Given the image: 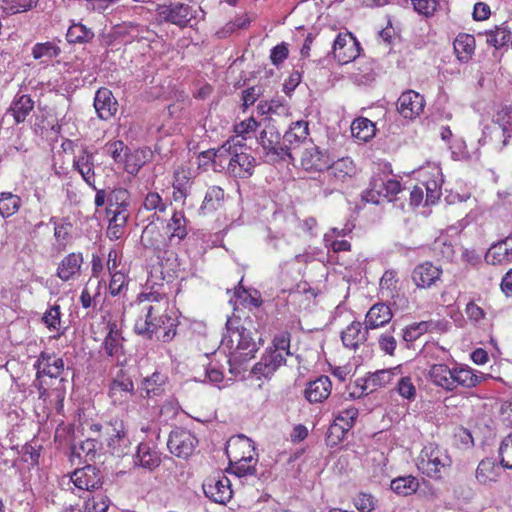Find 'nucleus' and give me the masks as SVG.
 I'll return each instance as SVG.
<instances>
[{"mask_svg":"<svg viewBox=\"0 0 512 512\" xmlns=\"http://www.w3.org/2000/svg\"><path fill=\"white\" fill-rule=\"evenodd\" d=\"M142 314L135 322L134 330L138 335L168 342L176 335L175 320L168 315L169 299L159 291L142 292L139 297Z\"/></svg>","mask_w":512,"mask_h":512,"instance_id":"f257e3e1","label":"nucleus"},{"mask_svg":"<svg viewBox=\"0 0 512 512\" xmlns=\"http://www.w3.org/2000/svg\"><path fill=\"white\" fill-rule=\"evenodd\" d=\"M227 321V334L223 336L220 349L227 354L230 367H240L251 360L258 350L257 333L244 327L232 330Z\"/></svg>","mask_w":512,"mask_h":512,"instance_id":"f03ea898","label":"nucleus"},{"mask_svg":"<svg viewBox=\"0 0 512 512\" xmlns=\"http://www.w3.org/2000/svg\"><path fill=\"white\" fill-rule=\"evenodd\" d=\"M451 464L447 451L434 443L424 446L417 458L419 471L433 479L441 478Z\"/></svg>","mask_w":512,"mask_h":512,"instance_id":"7ed1b4c3","label":"nucleus"},{"mask_svg":"<svg viewBox=\"0 0 512 512\" xmlns=\"http://www.w3.org/2000/svg\"><path fill=\"white\" fill-rule=\"evenodd\" d=\"M103 484L101 471L92 465H86L76 469L69 475H65L60 480L63 489L74 492H92L99 489Z\"/></svg>","mask_w":512,"mask_h":512,"instance_id":"20e7f679","label":"nucleus"},{"mask_svg":"<svg viewBox=\"0 0 512 512\" xmlns=\"http://www.w3.org/2000/svg\"><path fill=\"white\" fill-rule=\"evenodd\" d=\"M257 142L262 147L267 162L293 159L290 147L284 143L283 136L272 125L261 130Z\"/></svg>","mask_w":512,"mask_h":512,"instance_id":"39448f33","label":"nucleus"},{"mask_svg":"<svg viewBox=\"0 0 512 512\" xmlns=\"http://www.w3.org/2000/svg\"><path fill=\"white\" fill-rule=\"evenodd\" d=\"M194 18L195 11L188 4L175 2L158 5L156 8V19L160 23L165 22L184 28Z\"/></svg>","mask_w":512,"mask_h":512,"instance_id":"423d86ee","label":"nucleus"},{"mask_svg":"<svg viewBox=\"0 0 512 512\" xmlns=\"http://www.w3.org/2000/svg\"><path fill=\"white\" fill-rule=\"evenodd\" d=\"M108 396L114 406L127 408L135 396V388L132 379L124 373H119L109 384Z\"/></svg>","mask_w":512,"mask_h":512,"instance_id":"0eeeda50","label":"nucleus"},{"mask_svg":"<svg viewBox=\"0 0 512 512\" xmlns=\"http://www.w3.org/2000/svg\"><path fill=\"white\" fill-rule=\"evenodd\" d=\"M198 444V439L189 430L176 428L171 431L167 446L169 451L177 457L188 458Z\"/></svg>","mask_w":512,"mask_h":512,"instance_id":"6e6552de","label":"nucleus"},{"mask_svg":"<svg viewBox=\"0 0 512 512\" xmlns=\"http://www.w3.org/2000/svg\"><path fill=\"white\" fill-rule=\"evenodd\" d=\"M202 488L205 496L215 503L226 504L232 498L231 481L224 475L207 478Z\"/></svg>","mask_w":512,"mask_h":512,"instance_id":"1a4fd4ad","label":"nucleus"},{"mask_svg":"<svg viewBox=\"0 0 512 512\" xmlns=\"http://www.w3.org/2000/svg\"><path fill=\"white\" fill-rule=\"evenodd\" d=\"M332 52L341 64L355 60L360 54V44L351 33H339L334 40Z\"/></svg>","mask_w":512,"mask_h":512,"instance_id":"9d476101","label":"nucleus"},{"mask_svg":"<svg viewBox=\"0 0 512 512\" xmlns=\"http://www.w3.org/2000/svg\"><path fill=\"white\" fill-rule=\"evenodd\" d=\"M424 96L414 90L403 92L397 101V111L405 119H415L424 110Z\"/></svg>","mask_w":512,"mask_h":512,"instance_id":"9b49d317","label":"nucleus"},{"mask_svg":"<svg viewBox=\"0 0 512 512\" xmlns=\"http://www.w3.org/2000/svg\"><path fill=\"white\" fill-rule=\"evenodd\" d=\"M241 150H236L229 158L228 172L235 178L248 179L250 178L256 166V159L250 154Z\"/></svg>","mask_w":512,"mask_h":512,"instance_id":"f8f14e48","label":"nucleus"},{"mask_svg":"<svg viewBox=\"0 0 512 512\" xmlns=\"http://www.w3.org/2000/svg\"><path fill=\"white\" fill-rule=\"evenodd\" d=\"M226 454L229 461L257 459L253 441L244 435L233 437L227 442Z\"/></svg>","mask_w":512,"mask_h":512,"instance_id":"ddd939ff","label":"nucleus"},{"mask_svg":"<svg viewBox=\"0 0 512 512\" xmlns=\"http://www.w3.org/2000/svg\"><path fill=\"white\" fill-rule=\"evenodd\" d=\"M442 275L441 267L426 261L417 265L412 272L414 284L421 289H427L435 286L440 281Z\"/></svg>","mask_w":512,"mask_h":512,"instance_id":"4468645a","label":"nucleus"},{"mask_svg":"<svg viewBox=\"0 0 512 512\" xmlns=\"http://www.w3.org/2000/svg\"><path fill=\"white\" fill-rule=\"evenodd\" d=\"M93 106L98 118L105 121L114 117L118 110V102L113 93L104 87L96 91Z\"/></svg>","mask_w":512,"mask_h":512,"instance_id":"2eb2a0df","label":"nucleus"},{"mask_svg":"<svg viewBox=\"0 0 512 512\" xmlns=\"http://www.w3.org/2000/svg\"><path fill=\"white\" fill-rule=\"evenodd\" d=\"M326 177L333 185H338L346 182L356 174V166L353 160L349 157H343L333 162L328 163V167L325 168Z\"/></svg>","mask_w":512,"mask_h":512,"instance_id":"dca6fc26","label":"nucleus"},{"mask_svg":"<svg viewBox=\"0 0 512 512\" xmlns=\"http://www.w3.org/2000/svg\"><path fill=\"white\" fill-rule=\"evenodd\" d=\"M485 261L491 265H507L512 262V236L492 244L485 254Z\"/></svg>","mask_w":512,"mask_h":512,"instance_id":"f3484780","label":"nucleus"},{"mask_svg":"<svg viewBox=\"0 0 512 512\" xmlns=\"http://www.w3.org/2000/svg\"><path fill=\"white\" fill-rule=\"evenodd\" d=\"M73 167L89 186L97 190L95 187L94 157L87 147H82L79 154L75 156Z\"/></svg>","mask_w":512,"mask_h":512,"instance_id":"a211bd4d","label":"nucleus"},{"mask_svg":"<svg viewBox=\"0 0 512 512\" xmlns=\"http://www.w3.org/2000/svg\"><path fill=\"white\" fill-rule=\"evenodd\" d=\"M34 367L37 369V377L49 376L57 378L64 371V361L56 355L43 352L38 357Z\"/></svg>","mask_w":512,"mask_h":512,"instance_id":"6ab92c4d","label":"nucleus"},{"mask_svg":"<svg viewBox=\"0 0 512 512\" xmlns=\"http://www.w3.org/2000/svg\"><path fill=\"white\" fill-rule=\"evenodd\" d=\"M329 162V156L315 145L305 148L301 155V165L306 171H323Z\"/></svg>","mask_w":512,"mask_h":512,"instance_id":"aec40b11","label":"nucleus"},{"mask_svg":"<svg viewBox=\"0 0 512 512\" xmlns=\"http://www.w3.org/2000/svg\"><path fill=\"white\" fill-rule=\"evenodd\" d=\"M284 362L283 354H280L278 351L269 350L254 365L252 372L259 377L270 378Z\"/></svg>","mask_w":512,"mask_h":512,"instance_id":"412c9836","label":"nucleus"},{"mask_svg":"<svg viewBox=\"0 0 512 512\" xmlns=\"http://www.w3.org/2000/svg\"><path fill=\"white\" fill-rule=\"evenodd\" d=\"M332 382L328 376H320L310 381L305 389V397L310 403H321L331 394Z\"/></svg>","mask_w":512,"mask_h":512,"instance_id":"4be33fe9","label":"nucleus"},{"mask_svg":"<svg viewBox=\"0 0 512 512\" xmlns=\"http://www.w3.org/2000/svg\"><path fill=\"white\" fill-rule=\"evenodd\" d=\"M482 378V374L475 373L469 366L455 365L453 367L451 392L458 387L473 388L481 382Z\"/></svg>","mask_w":512,"mask_h":512,"instance_id":"5701e85b","label":"nucleus"},{"mask_svg":"<svg viewBox=\"0 0 512 512\" xmlns=\"http://www.w3.org/2000/svg\"><path fill=\"white\" fill-rule=\"evenodd\" d=\"M393 317L391 308L385 303L379 302L374 304L366 313L365 326L366 329H377L388 324Z\"/></svg>","mask_w":512,"mask_h":512,"instance_id":"b1692460","label":"nucleus"},{"mask_svg":"<svg viewBox=\"0 0 512 512\" xmlns=\"http://www.w3.org/2000/svg\"><path fill=\"white\" fill-rule=\"evenodd\" d=\"M368 329L363 328L362 323L354 321L341 333V340L346 348L356 350L367 340Z\"/></svg>","mask_w":512,"mask_h":512,"instance_id":"393cba45","label":"nucleus"},{"mask_svg":"<svg viewBox=\"0 0 512 512\" xmlns=\"http://www.w3.org/2000/svg\"><path fill=\"white\" fill-rule=\"evenodd\" d=\"M83 256L81 253H70L59 263L57 276L63 281L75 279L80 275Z\"/></svg>","mask_w":512,"mask_h":512,"instance_id":"a878e982","label":"nucleus"},{"mask_svg":"<svg viewBox=\"0 0 512 512\" xmlns=\"http://www.w3.org/2000/svg\"><path fill=\"white\" fill-rule=\"evenodd\" d=\"M107 328L108 333L103 343L104 351L110 357L119 359L123 354L124 338L122 337L121 331L116 322H109Z\"/></svg>","mask_w":512,"mask_h":512,"instance_id":"bb28decb","label":"nucleus"},{"mask_svg":"<svg viewBox=\"0 0 512 512\" xmlns=\"http://www.w3.org/2000/svg\"><path fill=\"white\" fill-rule=\"evenodd\" d=\"M135 465L153 471L161 463L160 453L148 443H140L134 459Z\"/></svg>","mask_w":512,"mask_h":512,"instance_id":"cd10ccee","label":"nucleus"},{"mask_svg":"<svg viewBox=\"0 0 512 512\" xmlns=\"http://www.w3.org/2000/svg\"><path fill=\"white\" fill-rule=\"evenodd\" d=\"M453 367L450 368L446 364H433L428 370L429 380L437 387L445 391L451 392L453 383Z\"/></svg>","mask_w":512,"mask_h":512,"instance_id":"c85d7f7f","label":"nucleus"},{"mask_svg":"<svg viewBox=\"0 0 512 512\" xmlns=\"http://www.w3.org/2000/svg\"><path fill=\"white\" fill-rule=\"evenodd\" d=\"M34 109V101L29 95H16L12 101L7 113L11 114L16 124H20L26 120L28 115Z\"/></svg>","mask_w":512,"mask_h":512,"instance_id":"c756f323","label":"nucleus"},{"mask_svg":"<svg viewBox=\"0 0 512 512\" xmlns=\"http://www.w3.org/2000/svg\"><path fill=\"white\" fill-rule=\"evenodd\" d=\"M453 47L457 59L462 63H467L475 52V38L471 34L460 33L455 38Z\"/></svg>","mask_w":512,"mask_h":512,"instance_id":"7c9ffc66","label":"nucleus"},{"mask_svg":"<svg viewBox=\"0 0 512 512\" xmlns=\"http://www.w3.org/2000/svg\"><path fill=\"white\" fill-rule=\"evenodd\" d=\"M362 198L366 202L373 204H380L387 200L385 176H373L368 189L363 192Z\"/></svg>","mask_w":512,"mask_h":512,"instance_id":"2f4dec72","label":"nucleus"},{"mask_svg":"<svg viewBox=\"0 0 512 512\" xmlns=\"http://www.w3.org/2000/svg\"><path fill=\"white\" fill-rule=\"evenodd\" d=\"M399 373V367L382 369L371 373L365 379V389H370L372 392L379 388L385 387L387 384L391 383L393 378Z\"/></svg>","mask_w":512,"mask_h":512,"instance_id":"473e14b6","label":"nucleus"},{"mask_svg":"<svg viewBox=\"0 0 512 512\" xmlns=\"http://www.w3.org/2000/svg\"><path fill=\"white\" fill-rule=\"evenodd\" d=\"M245 145L242 144V140L238 138H229L221 147H219L213 153V163L220 167H224V164L228 167L229 158L236 150H241Z\"/></svg>","mask_w":512,"mask_h":512,"instance_id":"72a5a7b5","label":"nucleus"},{"mask_svg":"<svg viewBox=\"0 0 512 512\" xmlns=\"http://www.w3.org/2000/svg\"><path fill=\"white\" fill-rule=\"evenodd\" d=\"M141 243L145 248L154 251H162L165 246V238L154 224H148L142 231Z\"/></svg>","mask_w":512,"mask_h":512,"instance_id":"f704fd0d","label":"nucleus"},{"mask_svg":"<svg viewBox=\"0 0 512 512\" xmlns=\"http://www.w3.org/2000/svg\"><path fill=\"white\" fill-rule=\"evenodd\" d=\"M308 135V122L304 120H298L289 126V129L283 135V140L284 143H286V145L291 148L293 145H299L305 141Z\"/></svg>","mask_w":512,"mask_h":512,"instance_id":"c9c22d12","label":"nucleus"},{"mask_svg":"<svg viewBox=\"0 0 512 512\" xmlns=\"http://www.w3.org/2000/svg\"><path fill=\"white\" fill-rule=\"evenodd\" d=\"M475 477L482 485L495 482L499 477V469L492 459L482 460L476 469Z\"/></svg>","mask_w":512,"mask_h":512,"instance_id":"e433bc0d","label":"nucleus"},{"mask_svg":"<svg viewBox=\"0 0 512 512\" xmlns=\"http://www.w3.org/2000/svg\"><path fill=\"white\" fill-rule=\"evenodd\" d=\"M166 380L167 377L164 374L154 372L151 376L144 378L141 389L148 398L158 396L164 392Z\"/></svg>","mask_w":512,"mask_h":512,"instance_id":"4c0bfd02","label":"nucleus"},{"mask_svg":"<svg viewBox=\"0 0 512 512\" xmlns=\"http://www.w3.org/2000/svg\"><path fill=\"white\" fill-rule=\"evenodd\" d=\"M351 134L354 138L367 142L375 135V125L367 118H357L351 124Z\"/></svg>","mask_w":512,"mask_h":512,"instance_id":"58836bf2","label":"nucleus"},{"mask_svg":"<svg viewBox=\"0 0 512 512\" xmlns=\"http://www.w3.org/2000/svg\"><path fill=\"white\" fill-rule=\"evenodd\" d=\"M484 35L486 36L487 44L498 49L511 40L512 32L509 27L503 23L500 26H496L494 29L486 31Z\"/></svg>","mask_w":512,"mask_h":512,"instance_id":"ea45409f","label":"nucleus"},{"mask_svg":"<svg viewBox=\"0 0 512 512\" xmlns=\"http://www.w3.org/2000/svg\"><path fill=\"white\" fill-rule=\"evenodd\" d=\"M167 232L169 233L170 240L176 238L178 241H181L186 237V218L183 212L176 211L173 213L170 221L167 224Z\"/></svg>","mask_w":512,"mask_h":512,"instance_id":"a19ab883","label":"nucleus"},{"mask_svg":"<svg viewBox=\"0 0 512 512\" xmlns=\"http://www.w3.org/2000/svg\"><path fill=\"white\" fill-rule=\"evenodd\" d=\"M391 489L398 495L408 496L415 493L419 488V481L414 476L398 477L391 481Z\"/></svg>","mask_w":512,"mask_h":512,"instance_id":"79ce46f5","label":"nucleus"},{"mask_svg":"<svg viewBox=\"0 0 512 512\" xmlns=\"http://www.w3.org/2000/svg\"><path fill=\"white\" fill-rule=\"evenodd\" d=\"M437 325L438 324L432 320L413 323L404 329L403 340L406 342H413L417 340L420 336H422L424 333L436 329Z\"/></svg>","mask_w":512,"mask_h":512,"instance_id":"37998d69","label":"nucleus"},{"mask_svg":"<svg viewBox=\"0 0 512 512\" xmlns=\"http://www.w3.org/2000/svg\"><path fill=\"white\" fill-rule=\"evenodd\" d=\"M494 122L502 129L504 140L503 145H507V138L512 135V106L502 107L494 116Z\"/></svg>","mask_w":512,"mask_h":512,"instance_id":"c03bdc74","label":"nucleus"},{"mask_svg":"<svg viewBox=\"0 0 512 512\" xmlns=\"http://www.w3.org/2000/svg\"><path fill=\"white\" fill-rule=\"evenodd\" d=\"M94 37L93 31L81 23L72 24L66 34L69 43H85Z\"/></svg>","mask_w":512,"mask_h":512,"instance_id":"a18cd8bd","label":"nucleus"},{"mask_svg":"<svg viewBox=\"0 0 512 512\" xmlns=\"http://www.w3.org/2000/svg\"><path fill=\"white\" fill-rule=\"evenodd\" d=\"M224 199V190L219 186H211L208 188L201 209L204 212H211L220 207Z\"/></svg>","mask_w":512,"mask_h":512,"instance_id":"49530a36","label":"nucleus"},{"mask_svg":"<svg viewBox=\"0 0 512 512\" xmlns=\"http://www.w3.org/2000/svg\"><path fill=\"white\" fill-rule=\"evenodd\" d=\"M21 204V199L11 192L0 193V214L3 217H9L15 214Z\"/></svg>","mask_w":512,"mask_h":512,"instance_id":"de8ad7c7","label":"nucleus"},{"mask_svg":"<svg viewBox=\"0 0 512 512\" xmlns=\"http://www.w3.org/2000/svg\"><path fill=\"white\" fill-rule=\"evenodd\" d=\"M42 321L50 331H57L54 338L58 339L64 332H59L61 328V312L59 305L51 306L42 317Z\"/></svg>","mask_w":512,"mask_h":512,"instance_id":"09e8293b","label":"nucleus"},{"mask_svg":"<svg viewBox=\"0 0 512 512\" xmlns=\"http://www.w3.org/2000/svg\"><path fill=\"white\" fill-rule=\"evenodd\" d=\"M258 459L248 461L246 459L239 461H229V469L235 476L241 478L245 476H253L256 473V464Z\"/></svg>","mask_w":512,"mask_h":512,"instance_id":"8fccbe9b","label":"nucleus"},{"mask_svg":"<svg viewBox=\"0 0 512 512\" xmlns=\"http://www.w3.org/2000/svg\"><path fill=\"white\" fill-rule=\"evenodd\" d=\"M60 53V48L51 42L37 43L32 49V55L35 59H44L45 61L57 57Z\"/></svg>","mask_w":512,"mask_h":512,"instance_id":"3c124183","label":"nucleus"},{"mask_svg":"<svg viewBox=\"0 0 512 512\" xmlns=\"http://www.w3.org/2000/svg\"><path fill=\"white\" fill-rule=\"evenodd\" d=\"M105 152L111 156L115 163L122 164L129 153V148L121 140H115L106 143L104 147Z\"/></svg>","mask_w":512,"mask_h":512,"instance_id":"603ef678","label":"nucleus"},{"mask_svg":"<svg viewBox=\"0 0 512 512\" xmlns=\"http://www.w3.org/2000/svg\"><path fill=\"white\" fill-rule=\"evenodd\" d=\"M259 127V123L253 117H249L246 120L241 121L240 123L234 126L235 136L232 138H238L242 140V144L244 145V141L250 137L251 133H254Z\"/></svg>","mask_w":512,"mask_h":512,"instance_id":"864d4df0","label":"nucleus"},{"mask_svg":"<svg viewBox=\"0 0 512 512\" xmlns=\"http://www.w3.org/2000/svg\"><path fill=\"white\" fill-rule=\"evenodd\" d=\"M109 505V498L106 495L99 493L85 501L84 512H106Z\"/></svg>","mask_w":512,"mask_h":512,"instance_id":"5fc2aeb1","label":"nucleus"},{"mask_svg":"<svg viewBox=\"0 0 512 512\" xmlns=\"http://www.w3.org/2000/svg\"><path fill=\"white\" fill-rule=\"evenodd\" d=\"M109 207L108 208H116V209H128L130 203V195L129 192L124 188H117L111 191L109 197Z\"/></svg>","mask_w":512,"mask_h":512,"instance_id":"6e6d98bb","label":"nucleus"},{"mask_svg":"<svg viewBox=\"0 0 512 512\" xmlns=\"http://www.w3.org/2000/svg\"><path fill=\"white\" fill-rule=\"evenodd\" d=\"M499 458L504 468L512 469V432L502 440L499 447Z\"/></svg>","mask_w":512,"mask_h":512,"instance_id":"4d7b16f0","label":"nucleus"},{"mask_svg":"<svg viewBox=\"0 0 512 512\" xmlns=\"http://www.w3.org/2000/svg\"><path fill=\"white\" fill-rule=\"evenodd\" d=\"M349 429H344V426L339 424V422L334 421L327 432L326 442L329 446L338 445L345 437L346 433Z\"/></svg>","mask_w":512,"mask_h":512,"instance_id":"13d9d810","label":"nucleus"},{"mask_svg":"<svg viewBox=\"0 0 512 512\" xmlns=\"http://www.w3.org/2000/svg\"><path fill=\"white\" fill-rule=\"evenodd\" d=\"M358 414L359 412L357 408L349 406L348 408H345L342 411H340L339 414L335 417L334 421L339 422V424L343 425L344 429L350 430L354 426Z\"/></svg>","mask_w":512,"mask_h":512,"instance_id":"bf43d9fd","label":"nucleus"},{"mask_svg":"<svg viewBox=\"0 0 512 512\" xmlns=\"http://www.w3.org/2000/svg\"><path fill=\"white\" fill-rule=\"evenodd\" d=\"M143 154L142 151H135L130 152L126 154V158L124 162L122 163L124 165V169L129 174H136L141 166L144 164V161L141 159V155Z\"/></svg>","mask_w":512,"mask_h":512,"instance_id":"052dcab7","label":"nucleus"},{"mask_svg":"<svg viewBox=\"0 0 512 512\" xmlns=\"http://www.w3.org/2000/svg\"><path fill=\"white\" fill-rule=\"evenodd\" d=\"M146 210L163 213L166 211L167 205L157 192H149L143 202Z\"/></svg>","mask_w":512,"mask_h":512,"instance_id":"680f3d73","label":"nucleus"},{"mask_svg":"<svg viewBox=\"0 0 512 512\" xmlns=\"http://www.w3.org/2000/svg\"><path fill=\"white\" fill-rule=\"evenodd\" d=\"M398 279L393 270L385 271L380 279V289L382 293L386 292L388 296H393L397 288Z\"/></svg>","mask_w":512,"mask_h":512,"instance_id":"e2e57ef3","label":"nucleus"},{"mask_svg":"<svg viewBox=\"0 0 512 512\" xmlns=\"http://www.w3.org/2000/svg\"><path fill=\"white\" fill-rule=\"evenodd\" d=\"M354 505L360 512H371L376 506V500L371 494L359 493L354 499Z\"/></svg>","mask_w":512,"mask_h":512,"instance_id":"0e129e2a","label":"nucleus"},{"mask_svg":"<svg viewBox=\"0 0 512 512\" xmlns=\"http://www.w3.org/2000/svg\"><path fill=\"white\" fill-rule=\"evenodd\" d=\"M420 186L423 187V189L426 192V198H425V204L426 205H432L435 204L440 196H441V189L438 185L437 181H429L426 184L422 183Z\"/></svg>","mask_w":512,"mask_h":512,"instance_id":"69168bd1","label":"nucleus"},{"mask_svg":"<svg viewBox=\"0 0 512 512\" xmlns=\"http://www.w3.org/2000/svg\"><path fill=\"white\" fill-rule=\"evenodd\" d=\"M274 349L271 351H278L283 354L284 357L290 355V334L288 332H281L277 334L273 339Z\"/></svg>","mask_w":512,"mask_h":512,"instance_id":"338daca9","label":"nucleus"},{"mask_svg":"<svg viewBox=\"0 0 512 512\" xmlns=\"http://www.w3.org/2000/svg\"><path fill=\"white\" fill-rule=\"evenodd\" d=\"M398 393L408 400H413L416 396V388L412 383L411 378L402 377L397 385Z\"/></svg>","mask_w":512,"mask_h":512,"instance_id":"774afa93","label":"nucleus"}]
</instances>
